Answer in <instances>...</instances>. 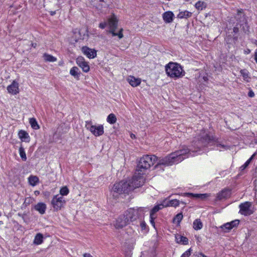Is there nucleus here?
Returning <instances> with one entry per match:
<instances>
[{
    "mask_svg": "<svg viewBox=\"0 0 257 257\" xmlns=\"http://www.w3.org/2000/svg\"><path fill=\"white\" fill-rule=\"evenodd\" d=\"M250 50L249 49H247L246 51H245V53L247 54L250 53Z\"/></svg>",
    "mask_w": 257,
    "mask_h": 257,
    "instance_id": "nucleus-50",
    "label": "nucleus"
},
{
    "mask_svg": "<svg viewBox=\"0 0 257 257\" xmlns=\"http://www.w3.org/2000/svg\"><path fill=\"white\" fill-rule=\"evenodd\" d=\"M254 156H255V154H253L251 156V157L243 165H242L240 167V169L241 170H243L244 169H245L248 166V165L250 163L251 161L254 158Z\"/></svg>",
    "mask_w": 257,
    "mask_h": 257,
    "instance_id": "nucleus-37",
    "label": "nucleus"
},
{
    "mask_svg": "<svg viewBox=\"0 0 257 257\" xmlns=\"http://www.w3.org/2000/svg\"><path fill=\"white\" fill-rule=\"evenodd\" d=\"M173 13L171 11H168L163 14V18L166 23H170L173 21Z\"/></svg>",
    "mask_w": 257,
    "mask_h": 257,
    "instance_id": "nucleus-22",
    "label": "nucleus"
},
{
    "mask_svg": "<svg viewBox=\"0 0 257 257\" xmlns=\"http://www.w3.org/2000/svg\"><path fill=\"white\" fill-rule=\"evenodd\" d=\"M43 58L45 61L50 62H56L57 60L56 57L47 53L44 54Z\"/></svg>",
    "mask_w": 257,
    "mask_h": 257,
    "instance_id": "nucleus-26",
    "label": "nucleus"
},
{
    "mask_svg": "<svg viewBox=\"0 0 257 257\" xmlns=\"http://www.w3.org/2000/svg\"><path fill=\"white\" fill-rule=\"evenodd\" d=\"M176 219H177V215H175L173 218V222H175Z\"/></svg>",
    "mask_w": 257,
    "mask_h": 257,
    "instance_id": "nucleus-52",
    "label": "nucleus"
},
{
    "mask_svg": "<svg viewBox=\"0 0 257 257\" xmlns=\"http://www.w3.org/2000/svg\"><path fill=\"white\" fill-rule=\"evenodd\" d=\"M77 64L82 69L84 72H88L90 67L87 62L85 61L84 58L79 57L76 59Z\"/></svg>",
    "mask_w": 257,
    "mask_h": 257,
    "instance_id": "nucleus-11",
    "label": "nucleus"
},
{
    "mask_svg": "<svg viewBox=\"0 0 257 257\" xmlns=\"http://www.w3.org/2000/svg\"><path fill=\"white\" fill-rule=\"evenodd\" d=\"M177 203H178V205H179V201L178 200L177 201Z\"/></svg>",
    "mask_w": 257,
    "mask_h": 257,
    "instance_id": "nucleus-55",
    "label": "nucleus"
},
{
    "mask_svg": "<svg viewBox=\"0 0 257 257\" xmlns=\"http://www.w3.org/2000/svg\"><path fill=\"white\" fill-rule=\"evenodd\" d=\"M83 257H93L91 254L89 253H85L83 254Z\"/></svg>",
    "mask_w": 257,
    "mask_h": 257,
    "instance_id": "nucleus-45",
    "label": "nucleus"
},
{
    "mask_svg": "<svg viewBox=\"0 0 257 257\" xmlns=\"http://www.w3.org/2000/svg\"><path fill=\"white\" fill-rule=\"evenodd\" d=\"M191 248L186 251L181 257H189L191 254Z\"/></svg>",
    "mask_w": 257,
    "mask_h": 257,
    "instance_id": "nucleus-42",
    "label": "nucleus"
},
{
    "mask_svg": "<svg viewBox=\"0 0 257 257\" xmlns=\"http://www.w3.org/2000/svg\"><path fill=\"white\" fill-rule=\"evenodd\" d=\"M199 257H207V256L202 253H200Z\"/></svg>",
    "mask_w": 257,
    "mask_h": 257,
    "instance_id": "nucleus-51",
    "label": "nucleus"
},
{
    "mask_svg": "<svg viewBox=\"0 0 257 257\" xmlns=\"http://www.w3.org/2000/svg\"><path fill=\"white\" fill-rule=\"evenodd\" d=\"M186 1H189V0H186Z\"/></svg>",
    "mask_w": 257,
    "mask_h": 257,
    "instance_id": "nucleus-56",
    "label": "nucleus"
},
{
    "mask_svg": "<svg viewBox=\"0 0 257 257\" xmlns=\"http://www.w3.org/2000/svg\"><path fill=\"white\" fill-rule=\"evenodd\" d=\"M248 95L250 97H253L254 96V93L252 90H250L248 93Z\"/></svg>",
    "mask_w": 257,
    "mask_h": 257,
    "instance_id": "nucleus-44",
    "label": "nucleus"
},
{
    "mask_svg": "<svg viewBox=\"0 0 257 257\" xmlns=\"http://www.w3.org/2000/svg\"><path fill=\"white\" fill-rule=\"evenodd\" d=\"M107 26L109 29V33L112 36H118L119 39H121L123 37L122 29H120L118 33L115 32L117 27L118 19L114 14H112L107 20Z\"/></svg>",
    "mask_w": 257,
    "mask_h": 257,
    "instance_id": "nucleus-5",
    "label": "nucleus"
},
{
    "mask_svg": "<svg viewBox=\"0 0 257 257\" xmlns=\"http://www.w3.org/2000/svg\"><path fill=\"white\" fill-rule=\"evenodd\" d=\"M230 191L229 190L224 189L218 193L217 197L218 200H222L226 199L230 196Z\"/></svg>",
    "mask_w": 257,
    "mask_h": 257,
    "instance_id": "nucleus-18",
    "label": "nucleus"
},
{
    "mask_svg": "<svg viewBox=\"0 0 257 257\" xmlns=\"http://www.w3.org/2000/svg\"><path fill=\"white\" fill-rule=\"evenodd\" d=\"M43 242V235L42 234L37 233L35 236L34 243L36 245H39Z\"/></svg>",
    "mask_w": 257,
    "mask_h": 257,
    "instance_id": "nucleus-25",
    "label": "nucleus"
},
{
    "mask_svg": "<svg viewBox=\"0 0 257 257\" xmlns=\"http://www.w3.org/2000/svg\"><path fill=\"white\" fill-rule=\"evenodd\" d=\"M238 220H235L230 222H227L221 226V228L225 232H228L233 227L237 226L239 224Z\"/></svg>",
    "mask_w": 257,
    "mask_h": 257,
    "instance_id": "nucleus-15",
    "label": "nucleus"
},
{
    "mask_svg": "<svg viewBox=\"0 0 257 257\" xmlns=\"http://www.w3.org/2000/svg\"><path fill=\"white\" fill-rule=\"evenodd\" d=\"M19 138L24 142H29L30 141V136L26 131L21 130L18 133Z\"/></svg>",
    "mask_w": 257,
    "mask_h": 257,
    "instance_id": "nucleus-20",
    "label": "nucleus"
},
{
    "mask_svg": "<svg viewBox=\"0 0 257 257\" xmlns=\"http://www.w3.org/2000/svg\"><path fill=\"white\" fill-rule=\"evenodd\" d=\"M213 140V137L209 134H205L201 138L202 145L205 146L207 144L211 143Z\"/></svg>",
    "mask_w": 257,
    "mask_h": 257,
    "instance_id": "nucleus-19",
    "label": "nucleus"
},
{
    "mask_svg": "<svg viewBox=\"0 0 257 257\" xmlns=\"http://www.w3.org/2000/svg\"><path fill=\"white\" fill-rule=\"evenodd\" d=\"M216 146L218 148V149H219V150H221L220 149L222 148V149H228V147L227 146H225V145H221V144L219 143H216Z\"/></svg>",
    "mask_w": 257,
    "mask_h": 257,
    "instance_id": "nucleus-39",
    "label": "nucleus"
},
{
    "mask_svg": "<svg viewBox=\"0 0 257 257\" xmlns=\"http://www.w3.org/2000/svg\"><path fill=\"white\" fill-rule=\"evenodd\" d=\"M145 182V177L144 174H138L136 171L131 179L127 181L122 180L115 183L110 190V194L114 198H116L122 193H128L135 188L143 186Z\"/></svg>",
    "mask_w": 257,
    "mask_h": 257,
    "instance_id": "nucleus-2",
    "label": "nucleus"
},
{
    "mask_svg": "<svg viewBox=\"0 0 257 257\" xmlns=\"http://www.w3.org/2000/svg\"><path fill=\"white\" fill-rule=\"evenodd\" d=\"M168 206H177V199L174 198L172 195L169 196L164 199L161 203L155 205L151 209L150 214V222L155 228L156 227L154 220L156 218V213L164 207Z\"/></svg>",
    "mask_w": 257,
    "mask_h": 257,
    "instance_id": "nucleus-3",
    "label": "nucleus"
},
{
    "mask_svg": "<svg viewBox=\"0 0 257 257\" xmlns=\"http://www.w3.org/2000/svg\"><path fill=\"white\" fill-rule=\"evenodd\" d=\"M130 137L132 139H135L136 138V136L134 134H131V135H130Z\"/></svg>",
    "mask_w": 257,
    "mask_h": 257,
    "instance_id": "nucleus-49",
    "label": "nucleus"
},
{
    "mask_svg": "<svg viewBox=\"0 0 257 257\" xmlns=\"http://www.w3.org/2000/svg\"><path fill=\"white\" fill-rule=\"evenodd\" d=\"M82 53L89 59L94 58L97 55L95 49L89 48L87 46H83L81 48Z\"/></svg>",
    "mask_w": 257,
    "mask_h": 257,
    "instance_id": "nucleus-12",
    "label": "nucleus"
},
{
    "mask_svg": "<svg viewBox=\"0 0 257 257\" xmlns=\"http://www.w3.org/2000/svg\"><path fill=\"white\" fill-rule=\"evenodd\" d=\"M107 26V21H104V22H101L99 25V27L100 28V29H104L105 27H106Z\"/></svg>",
    "mask_w": 257,
    "mask_h": 257,
    "instance_id": "nucleus-41",
    "label": "nucleus"
},
{
    "mask_svg": "<svg viewBox=\"0 0 257 257\" xmlns=\"http://www.w3.org/2000/svg\"><path fill=\"white\" fill-rule=\"evenodd\" d=\"M60 195L61 196H67L69 193V190L67 186H63L60 188Z\"/></svg>",
    "mask_w": 257,
    "mask_h": 257,
    "instance_id": "nucleus-32",
    "label": "nucleus"
},
{
    "mask_svg": "<svg viewBox=\"0 0 257 257\" xmlns=\"http://www.w3.org/2000/svg\"><path fill=\"white\" fill-rule=\"evenodd\" d=\"M183 218V215L181 213H178V224Z\"/></svg>",
    "mask_w": 257,
    "mask_h": 257,
    "instance_id": "nucleus-43",
    "label": "nucleus"
},
{
    "mask_svg": "<svg viewBox=\"0 0 257 257\" xmlns=\"http://www.w3.org/2000/svg\"><path fill=\"white\" fill-rule=\"evenodd\" d=\"M195 7L198 11H202L206 7V4L202 1H198L195 5Z\"/></svg>",
    "mask_w": 257,
    "mask_h": 257,
    "instance_id": "nucleus-28",
    "label": "nucleus"
},
{
    "mask_svg": "<svg viewBox=\"0 0 257 257\" xmlns=\"http://www.w3.org/2000/svg\"><path fill=\"white\" fill-rule=\"evenodd\" d=\"M66 203L64 197L59 194H57L53 197L51 200V204L55 210H60L63 205Z\"/></svg>",
    "mask_w": 257,
    "mask_h": 257,
    "instance_id": "nucleus-7",
    "label": "nucleus"
},
{
    "mask_svg": "<svg viewBox=\"0 0 257 257\" xmlns=\"http://www.w3.org/2000/svg\"><path fill=\"white\" fill-rule=\"evenodd\" d=\"M130 84L133 87H137L140 85L142 80L139 78H136L133 76H129L127 79Z\"/></svg>",
    "mask_w": 257,
    "mask_h": 257,
    "instance_id": "nucleus-16",
    "label": "nucleus"
},
{
    "mask_svg": "<svg viewBox=\"0 0 257 257\" xmlns=\"http://www.w3.org/2000/svg\"><path fill=\"white\" fill-rule=\"evenodd\" d=\"M185 72L183 70L181 66L178 63V77L185 75Z\"/></svg>",
    "mask_w": 257,
    "mask_h": 257,
    "instance_id": "nucleus-38",
    "label": "nucleus"
},
{
    "mask_svg": "<svg viewBox=\"0 0 257 257\" xmlns=\"http://www.w3.org/2000/svg\"><path fill=\"white\" fill-rule=\"evenodd\" d=\"M148 210L149 208L148 207L130 208L124 212L123 214V217H125L130 223L131 222H133L137 219H141L144 217L145 213Z\"/></svg>",
    "mask_w": 257,
    "mask_h": 257,
    "instance_id": "nucleus-4",
    "label": "nucleus"
},
{
    "mask_svg": "<svg viewBox=\"0 0 257 257\" xmlns=\"http://www.w3.org/2000/svg\"><path fill=\"white\" fill-rule=\"evenodd\" d=\"M19 152L20 156L21 158H22V159L23 161H26V160H27L26 154L25 153V149L22 146H21L20 147V148L19 149Z\"/></svg>",
    "mask_w": 257,
    "mask_h": 257,
    "instance_id": "nucleus-34",
    "label": "nucleus"
},
{
    "mask_svg": "<svg viewBox=\"0 0 257 257\" xmlns=\"http://www.w3.org/2000/svg\"><path fill=\"white\" fill-rule=\"evenodd\" d=\"M175 239H177V235L176 234H175Z\"/></svg>",
    "mask_w": 257,
    "mask_h": 257,
    "instance_id": "nucleus-54",
    "label": "nucleus"
},
{
    "mask_svg": "<svg viewBox=\"0 0 257 257\" xmlns=\"http://www.w3.org/2000/svg\"><path fill=\"white\" fill-rule=\"evenodd\" d=\"M237 21L239 22L243 21L244 20V14L243 13L242 10H237V14L236 16Z\"/></svg>",
    "mask_w": 257,
    "mask_h": 257,
    "instance_id": "nucleus-33",
    "label": "nucleus"
},
{
    "mask_svg": "<svg viewBox=\"0 0 257 257\" xmlns=\"http://www.w3.org/2000/svg\"><path fill=\"white\" fill-rule=\"evenodd\" d=\"M178 243H181L183 245H186L188 244V239L185 236H180L179 240H178Z\"/></svg>",
    "mask_w": 257,
    "mask_h": 257,
    "instance_id": "nucleus-36",
    "label": "nucleus"
},
{
    "mask_svg": "<svg viewBox=\"0 0 257 257\" xmlns=\"http://www.w3.org/2000/svg\"><path fill=\"white\" fill-rule=\"evenodd\" d=\"M86 128L95 137H99L104 133V127L101 124L93 125L91 122L86 121Z\"/></svg>",
    "mask_w": 257,
    "mask_h": 257,
    "instance_id": "nucleus-6",
    "label": "nucleus"
},
{
    "mask_svg": "<svg viewBox=\"0 0 257 257\" xmlns=\"http://www.w3.org/2000/svg\"><path fill=\"white\" fill-rule=\"evenodd\" d=\"M129 224L128 220L123 217V215H120L118 218L116 220L114 225L116 228H122L125 226L127 224Z\"/></svg>",
    "mask_w": 257,
    "mask_h": 257,
    "instance_id": "nucleus-13",
    "label": "nucleus"
},
{
    "mask_svg": "<svg viewBox=\"0 0 257 257\" xmlns=\"http://www.w3.org/2000/svg\"><path fill=\"white\" fill-rule=\"evenodd\" d=\"M34 208L40 214H43L45 213L46 211V205L44 203H38L35 206Z\"/></svg>",
    "mask_w": 257,
    "mask_h": 257,
    "instance_id": "nucleus-21",
    "label": "nucleus"
},
{
    "mask_svg": "<svg viewBox=\"0 0 257 257\" xmlns=\"http://www.w3.org/2000/svg\"><path fill=\"white\" fill-rule=\"evenodd\" d=\"M28 182L30 185L35 186L39 182V179L36 176L31 175L28 178Z\"/></svg>",
    "mask_w": 257,
    "mask_h": 257,
    "instance_id": "nucleus-23",
    "label": "nucleus"
},
{
    "mask_svg": "<svg viewBox=\"0 0 257 257\" xmlns=\"http://www.w3.org/2000/svg\"><path fill=\"white\" fill-rule=\"evenodd\" d=\"M254 59L255 62L257 63V50H256L254 52Z\"/></svg>",
    "mask_w": 257,
    "mask_h": 257,
    "instance_id": "nucleus-47",
    "label": "nucleus"
},
{
    "mask_svg": "<svg viewBox=\"0 0 257 257\" xmlns=\"http://www.w3.org/2000/svg\"><path fill=\"white\" fill-rule=\"evenodd\" d=\"M7 90L9 93L17 95L19 93V84L16 80H13L12 83L8 86Z\"/></svg>",
    "mask_w": 257,
    "mask_h": 257,
    "instance_id": "nucleus-10",
    "label": "nucleus"
},
{
    "mask_svg": "<svg viewBox=\"0 0 257 257\" xmlns=\"http://www.w3.org/2000/svg\"><path fill=\"white\" fill-rule=\"evenodd\" d=\"M29 123L32 128L34 130H38L40 126L36 119V118L32 117L29 119Z\"/></svg>",
    "mask_w": 257,
    "mask_h": 257,
    "instance_id": "nucleus-27",
    "label": "nucleus"
},
{
    "mask_svg": "<svg viewBox=\"0 0 257 257\" xmlns=\"http://www.w3.org/2000/svg\"><path fill=\"white\" fill-rule=\"evenodd\" d=\"M167 75L172 78H177V63L170 62L166 66Z\"/></svg>",
    "mask_w": 257,
    "mask_h": 257,
    "instance_id": "nucleus-8",
    "label": "nucleus"
},
{
    "mask_svg": "<svg viewBox=\"0 0 257 257\" xmlns=\"http://www.w3.org/2000/svg\"><path fill=\"white\" fill-rule=\"evenodd\" d=\"M192 13L187 11H185L184 12H181L178 14V17L179 18H188L191 16Z\"/></svg>",
    "mask_w": 257,
    "mask_h": 257,
    "instance_id": "nucleus-31",
    "label": "nucleus"
},
{
    "mask_svg": "<svg viewBox=\"0 0 257 257\" xmlns=\"http://www.w3.org/2000/svg\"><path fill=\"white\" fill-rule=\"evenodd\" d=\"M189 152V150L186 147H181L180 149L178 150V162H181L186 157H188Z\"/></svg>",
    "mask_w": 257,
    "mask_h": 257,
    "instance_id": "nucleus-14",
    "label": "nucleus"
},
{
    "mask_svg": "<svg viewBox=\"0 0 257 257\" xmlns=\"http://www.w3.org/2000/svg\"><path fill=\"white\" fill-rule=\"evenodd\" d=\"M78 71V68L76 66H74L70 69V74L74 78H76L77 79H79L80 72H79Z\"/></svg>",
    "mask_w": 257,
    "mask_h": 257,
    "instance_id": "nucleus-24",
    "label": "nucleus"
},
{
    "mask_svg": "<svg viewBox=\"0 0 257 257\" xmlns=\"http://www.w3.org/2000/svg\"><path fill=\"white\" fill-rule=\"evenodd\" d=\"M107 0H99V2H107Z\"/></svg>",
    "mask_w": 257,
    "mask_h": 257,
    "instance_id": "nucleus-53",
    "label": "nucleus"
},
{
    "mask_svg": "<svg viewBox=\"0 0 257 257\" xmlns=\"http://www.w3.org/2000/svg\"><path fill=\"white\" fill-rule=\"evenodd\" d=\"M177 161V153L173 152L169 155L162 158L158 159L155 155H145L140 158L137 167L138 174H145V172L149 169L156 162L157 165L169 166L173 164Z\"/></svg>",
    "mask_w": 257,
    "mask_h": 257,
    "instance_id": "nucleus-1",
    "label": "nucleus"
},
{
    "mask_svg": "<svg viewBox=\"0 0 257 257\" xmlns=\"http://www.w3.org/2000/svg\"><path fill=\"white\" fill-rule=\"evenodd\" d=\"M233 32H234L235 33H237L239 31V29L237 27H234L233 28Z\"/></svg>",
    "mask_w": 257,
    "mask_h": 257,
    "instance_id": "nucleus-46",
    "label": "nucleus"
},
{
    "mask_svg": "<svg viewBox=\"0 0 257 257\" xmlns=\"http://www.w3.org/2000/svg\"><path fill=\"white\" fill-rule=\"evenodd\" d=\"M185 195L189 197H193L197 199H200L201 200H204L210 196L209 194L207 193L193 194L190 193H186Z\"/></svg>",
    "mask_w": 257,
    "mask_h": 257,
    "instance_id": "nucleus-17",
    "label": "nucleus"
},
{
    "mask_svg": "<svg viewBox=\"0 0 257 257\" xmlns=\"http://www.w3.org/2000/svg\"><path fill=\"white\" fill-rule=\"evenodd\" d=\"M116 120V117L113 113L109 114L106 119L107 122L111 124L115 123Z\"/></svg>",
    "mask_w": 257,
    "mask_h": 257,
    "instance_id": "nucleus-30",
    "label": "nucleus"
},
{
    "mask_svg": "<svg viewBox=\"0 0 257 257\" xmlns=\"http://www.w3.org/2000/svg\"><path fill=\"white\" fill-rule=\"evenodd\" d=\"M40 191H37V190H36V191H34V194H35V195L36 196H38V195H39L40 194Z\"/></svg>",
    "mask_w": 257,
    "mask_h": 257,
    "instance_id": "nucleus-48",
    "label": "nucleus"
},
{
    "mask_svg": "<svg viewBox=\"0 0 257 257\" xmlns=\"http://www.w3.org/2000/svg\"><path fill=\"white\" fill-rule=\"evenodd\" d=\"M140 226L142 230H147V224L146 222L142 219H141L140 221Z\"/></svg>",
    "mask_w": 257,
    "mask_h": 257,
    "instance_id": "nucleus-40",
    "label": "nucleus"
},
{
    "mask_svg": "<svg viewBox=\"0 0 257 257\" xmlns=\"http://www.w3.org/2000/svg\"><path fill=\"white\" fill-rule=\"evenodd\" d=\"M203 225L200 219H197L193 222V228L195 230H199L202 228Z\"/></svg>",
    "mask_w": 257,
    "mask_h": 257,
    "instance_id": "nucleus-29",
    "label": "nucleus"
},
{
    "mask_svg": "<svg viewBox=\"0 0 257 257\" xmlns=\"http://www.w3.org/2000/svg\"><path fill=\"white\" fill-rule=\"evenodd\" d=\"M251 203L249 202H245L239 205V212L243 215L248 216L253 213V211L250 209Z\"/></svg>",
    "mask_w": 257,
    "mask_h": 257,
    "instance_id": "nucleus-9",
    "label": "nucleus"
},
{
    "mask_svg": "<svg viewBox=\"0 0 257 257\" xmlns=\"http://www.w3.org/2000/svg\"><path fill=\"white\" fill-rule=\"evenodd\" d=\"M240 72L243 77V79L246 82H249V77L247 71L246 70H241Z\"/></svg>",
    "mask_w": 257,
    "mask_h": 257,
    "instance_id": "nucleus-35",
    "label": "nucleus"
}]
</instances>
